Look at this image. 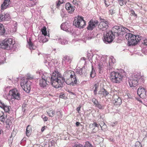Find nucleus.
I'll use <instances>...</instances> for the list:
<instances>
[{
    "label": "nucleus",
    "instance_id": "obj_1",
    "mask_svg": "<svg viewBox=\"0 0 147 147\" xmlns=\"http://www.w3.org/2000/svg\"><path fill=\"white\" fill-rule=\"evenodd\" d=\"M57 88L61 87L62 84L65 82L67 84L72 86L77 85L79 82L74 71L71 70L66 71L64 73L63 77L57 69Z\"/></svg>",
    "mask_w": 147,
    "mask_h": 147
},
{
    "label": "nucleus",
    "instance_id": "obj_2",
    "mask_svg": "<svg viewBox=\"0 0 147 147\" xmlns=\"http://www.w3.org/2000/svg\"><path fill=\"white\" fill-rule=\"evenodd\" d=\"M107 69L110 73V79L113 82L119 83L122 81L125 75L123 70L118 72L113 71L114 69L113 66H109V64L107 65Z\"/></svg>",
    "mask_w": 147,
    "mask_h": 147
},
{
    "label": "nucleus",
    "instance_id": "obj_3",
    "mask_svg": "<svg viewBox=\"0 0 147 147\" xmlns=\"http://www.w3.org/2000/svg\"><path fill=\"white\" fill-rule=\"evenodd\" d=\"M57 69L55 68L54 71L51 75L48 73L44 72L42 75V78L47 80V82H50L52 86L57 88Z\"/></svg>",
    "mask_w": 147,
    "mask_h": 147
},
{
    "label": "nucleus",
    "instance_id": "obj_4",
    "mask_svg": "<svg viewBox=\"0 0 147 147\" xmlns=\"http://www.w3.org/2000/svg\"><path fill=\"white\" fill-rule=\"evenodd\" d=\"M143 77L141 76L140 72H135L130 77L128 82L130 87H135L140 82H144Z\"/></svg>",
    "mask_w": 147,
    "mask_h": 147
},
{
    "label": "nucleus",
    "instance_id": "obj_5",
    "mask_svg": "<svg viewBox=\"0 0 147 147\" xmlns=\"http://www.w3.org/2000/svg\"><path fill=\"white\" fill-rule=\"evenodd\" d=\"M125 38L128 40L129 45H136L142 39V36L139 35L136 36L132 34L127 33L125 35Z\"/></svg>",
    "mask_w": 147,
    "mask_h": 147
},
{
    "label": "nucleus",
    "instance_id": "obj_6",
    "mask_svg": "<svg viewBox=\"0 0 147 147\" xmlns=\"http://www.w3.org/2000/svg\"><path fill=\"white\" fill-rule=\"evenodd\" d=\"M15 42L13 39L6 38L0 42V48L4 49L9 50L12 48Z\"/></svg>",
    "mask_w": 147,
    "mask_h": 147
},
{
    "label": "nucleus",
    "instance_id": "obj_7",
    "mask_svg": "<svg viewBox=\"0 0 147 147\" xmlns=\"http://www.w3.org/2000/svg\"><path fill=\"white\" fill-rule=\"evenodd\" d=\"M110 31L112 32L115 36H118L121 34H123L128 31H129V30L126 28L120 26H115L112 28V30Z\"/></svg>",
    "mask_w": 147,
    "mask_h": 147
},
{
    "label": "nucleus",
    "instance_id": "obj_8",
    "mask_svg": "<svg viewBox=\"0 0 147 147\" xmlns=\"http://www.w3.org/2000/svg\"><path fill=\"white\" fill-rule=\"evenodd\" d=\"M73 24L76 27L80 28L86 25L85 21L83 20V18L79 16L75 18Z\"/></svg>",
    "mask_w": 147,
    "mask_h": 147
},
{
    "label": "nucleus",
    "instance_id": "obj_9",
    "mask_svg": "<svg viewBox=\"0 0 147 147\" xmlns=\"http://www.w3.org/2000/svg\"><path fill=\"white\" fill-rule=\"evenodd\" d=\"M115 34L110 31L107 32L105 35H104V42L106 43H110L112 42L115 38Z\"/></svg>",
    "mask_w": 147,
    "mask_h": 147
},
{
    "label": "nucleus",
    "instance_id": "obj_10",
    "mask_svg": "<svg viewBox=\"0 0 147 147\" xmlns=\"http://www.w3.org/2000/svg\"><path fill=\"white\" fill-rule=\"evenodd\" d=\"M9 94L11 99L17 100H19L20 99V94L19 92L16 88L10 90Z\"/></svg>",
    "mask_w": 147,
    "mask_h": 147
},
{
    "label": "nucleus",
    "instance_id": "obj_11",
    "mask_svg": "<svg viewBox=\"0 0 147 147\" xmlns=\"http://www.w3.org/2000/svg\"><path fill=\"white\" fill-rule=\"evenodd\" d=\"M20 85L24 90L27 93H29L30 90V83L24 80H22L20 82Z\"/></svg>",
    "mask_w": 147,
    "mask_h": 147
},
{
    "label": "nucleus",
    "instance_id": "obj_12",
    "mask_svg": "<svg viewBox=\"0 0 147 147\" xmlns=\"http://www.w3.org/2000/svg\"><path fill=\"white\" fill-rule=\"evenodd\" d=\"M108 21L104 20L99 23L98 25L99 30L102 31L106 30L109 27Z\"/></svg>",
    "mask_w": 147,
    "mask_h": 147
},
{
    "label": "nucleus",
    "instance_id": "obj_13",
    "mask_svg": "<svg viewBox=\"0 0 147 147\" xmlns=\"http://www.w3.org/2000/svg\"><path fill=\"white\" fill-rule=\"evenodd\" d=\"M137 94L140 98H144L146 96L147 93L144 88L140 87L138 89Z\"/></svg>",
    "mask_w": 147,
    "mask_h": 147
},
{
    "label": "nucleus",
    "instance_id": "obj_14",
    "mask_svg": "<svg viewBox=\"0 0 147 147\" xmlns=\"http://www.w3.org/2000/svg\"><path fill=\"white\" fill-rule=\"evenodd\" d=\"M98 22L97 20H91L88 23V25L87 27L88 30H92L98 25Z\"/></svg>",
    "mask_w": 147,
    "mask_h": 147
},
{
    "label": "nucleus",
    "instance_id": "obj_15",
    "mask_svg": "<svg viewBox=\"0 0 147 147\" xmlns=\"http://www.w3.org/2000/svg\"><path fill=\"white\" fill-rule=\"evenodd\" d=\"M113 103L114 105H120L122 102L121 98L117 95H115L113 96Z\"/></svg>",
    "mask_w": 147,
    "mask_h": 147
},
{
    "label": "nucleus",
    "instance_id": "obj_16",
    "mask_svg": "<svg viewBox=\"0 0 147 147\" xmlns=\"http://www.w3.org/2000/svg\"><path fill=\"white\" fill-rule=\"evenodd\" d=\"M11 0H4L1 6V9L4 10L10 7V4L11 3Z\"/></svg>",
    "mask_w": 147,
    "mask_h": 147
},
{
    "label": "nucleus",
    "instance_id": "obj_17",
    "mask_svg": "<svg viewBox=\"0 0 147 147\" xmlns=\"http://www.w3.org/2000/svg\"><path fill=\"white\" fill-rule=\"evenodd\" d=\"M65 7L68 12L71 13H73L75 10V7L72 6L69 3L66 4Z\"/></svg>",
    "mask_w": 147,
    "mask_h": 147
},
{
    "label": "nucleus",
    "instance_id": "obj_18",
    "mask_svg": "<svg viewBox=\"0 0 147 147\" xmlns=\"http://www.w3.org/2000/svg\"><path fill=\"white\" fill-rule=\"evenodd\" d=\"M92 101L96 107H98L100 109H103L104 108V106L99 103L98 100L94 98L92 99Z\"/></svg>",
    "mask_w": 147,
    "mask_h": 147
},
{
    "label": "nucleus",
    "instance_id": "obj_19",
    "mask_svg": "<svg viewBox=\"0 0 147 147\" xmlns=\"http://www.w3.org/2000/svg\"><path fill=\"white\" fill-rule=\"evenodd\" d=\"M69 28V26L66 22L63 23L61 26V29L65 31H67L68 30Z\"/></svg>",
    "mask_w": 147,
    "mask_h": 147
},
{
    "label": "nucleus",
    "instance_id": "obj_20",
    "mask_svg": "<svg viewBox=\"0 0 147 147\" xmlns=\"http://www.w3.org/2000/svg\"><path fill=\"white\" fill-rule=\"evenodd\" d=\"M47 82V80H46L45 79H43L42 78L39 81V84L40 86L41 87L43 88L46 86L48 84Z\"/></svg>",
    "mask_w": 147,
    "mask_h": 147
},
{
    "label": "nucleus",
    "instance_id": "obj_21",
    "mask_svg": "<svg viewBox=\"0 0 147 147\" xmlns=\"http://www.w3.org/2000/svg\"><path fill=\"white\" fill-rule=\"evenodd\" d=\"M84 66H83L80 69H76V72L80 75H83L84 74H85V69Z\"/></svg>",
    "mask_w": 147,
    "mask_h": 147
},
{
    "label": "nucleus",
    "instance_id": "obj_22",
    "mask_svg": "<svg viewBox=\"0 0 147 147\" xmlns=\"http://www.w3.org/2000/svg\"><path fill=\"white\" fill-rule=\"evenodd\" d=\"M31 131V126L28 125L26 127V135L27 136H30Z\"/></svg>",
    "mask_w": 147,
    "mask_h": 147
},
{
    "label": "nucleus",
    "instance_id": "obj_23",
    "mask_svg": "<svg viewBox=\"0 0 147 147\" xmlns=\"http://www.w3.org/2000/svg\"><path fill=\"white\" fill-rule=\"evenodd\" d=\"M71 59L72 58L71 57L67 56H64L63 58V62L64 61L65 62H67L70 63L71 61Z\"/></svg>",
    "mask_w": 147,
    "mask_h": 147
},
{
    "label": "nucleus",
    "instance_id": "obj_24",
    "mask_svg": "<svg viewBox=\"0 0 147 147\" xmlns=\"http://www.w3.org/2000/svg\"><path fill=\"white\" fill-rule=\"evenodd\" d=\"M5 30L3 24H0V34L1 35L5 36L4 34L5 32Z\"/></svg>",
    "mask_w": 147,
    "mask_h": 147
},
{
    "label": "nucleus",
    "instance_id": "obj_25",
    "mask_svg": "<svg viewBox=\"0 0 147 147\" xmlns=\"http://www.w3.org/2000/svg\"><path fill=\"white\" fill-rule=\"evenodd\" d=\"M47 112L49 116L51 117H53L55 113V111H53L51 109L48 110Z\"/></svg>",
    "mask_w": 147,
    "mask_h": 147
},
{
    "label": "nucleus",
    "instance_id": "obj_26",
    "mask_svg": "<svg viewBox=\"0 0 147 147\" xmlns=\"http://www.w3.org/2000/svg\"><path fill=\"white\" fill-rule=\"evenodd\" d=\"M28 47L30 50H34L36 49V47L32 43L31 41L30 40V39L29 41H28Z\"/></svg>",
    "mask_w": 147,
    "mask_h": 147
},
{
    "label": "nucleus",
    "instance_id": "obj_27",
    "mask_svg": "<svg viewBox=\"0 0 147 147\" xmlns=\"http://www.w3.org/2000/svg\"><path fill=\"white\" fill-rule=\"evenodd\" d=\"M3 109L5 112L9 113L10 111L11 107L9 106H7L4 104V106L1 107Z\"/></svg>",
    "mask_w": 147,
    "mask_h": 147
},
{
    "label": "nucleus",
    "instance_id": "obj_28",
    "mask_svg": "<svg viewBox=\"0 0 147 147\" xmlns=\"http://www.w3.org/2000/svg\"><path fill=\"white\" fill-rule=\"evenodd\" d=\"M5 120V118L4 113L0 111V121L3 123Z\"/></svg>",
    "mask_w": 147,
    "mask_h": 147
},
{
    "label": "nucleus",
    "instance_id": "obj_29",
    "mask_svg": "<svg viewBox=\"0 0 147 147\" xmlns=\"http://www.w3.org/2000/svg\"><path fill=\"white\" fill-rule=\"evenodd\" d=\"M94 37L93 34L91 33H87L86 38L87 40H89Z\"/></svg>",
    "mask_w": 147,
    "mask_h": 147
},
{
    "label": "nucleus",
    "instance_id": "obj_30",
    "mask_svg": "<svg viewBox=\"0 0 147 147\" xmlns=\"http://www.w3.org/2000/svg\"><path fill=\"white\" fill-rule=\"evenodd\" d=\"M45 36H44L40 37L39 42H40L44 43L47 42L48 40V39L46 38Z\"/></svg>",
    "mask_w": 147,
    "mask_h": 147
},
{
    "label": "nucleus",
    "instance_id": "obj_31",
    "mask_svg": "<svg viewBox=\"0 0 147 147\" xmlns=\"http://www.w3.org/2000/svg\"><path fill=\"white\" fill-rule=\"evenodd\" d=\"M130 16L133 17V19H135L137 17V15L135 11L133 10H131L130 11Z\"/></svg>",
    "mask_w": 147,
    "mask_h": 147
},
{
    "label": "nucleus",
    "instance_id": "obj_32",
    "mask_svg": "<svg viewBox=\"0 0 147 147\" xmlns=\"http://www.w3.org/2000/svg\"><path fill=\"white\" fill-rule=\"evenodd\" d=\"M115 59L112 56L109 60V66H113L114 63Z\"/></svg>",
    "mask_w": 147,
    "mask_h": 147
},
{
    "label": "nucleus",
    "instance_id": "obj_33",
    "mask_svg": "<svg viewBox=\"0 0 147 147\" xmlns=\"http://www.w3.org/2000/svg\"><path fill=\"white\" fill-rule=\"evenodd\" d=\"M101 94H102V95L104 96H106L109 94V92H108L104 88H102L101 90Z\"/></svg>",
    "mask_w": 147,
    "mask_h": 147
},
{
    "label": "nucleus",
    "instance_id": "obj_34",
    "mask_svg": "<svg viewBox=\"0 0 147 147\" xmlns=\"http://www.w3.org/2000/svg\"><path fill=\"white\" fill-rule=\"evenodd\" d=\"M92 69L90 74V76L92 78H94L95 76V70L93 68V66H92Z\"/></svg>",
    "mask_w": 147,
    "mask_h": 147
},
{
    "label": "nucleus",
    "instance_id": "obj_35",
    "mask_svg": "<svg viewBox=\"0 0 147 147\" xmlns=\"http://www.w3.org/2000/svg\"><path fill=\"white\" fill-rule=\"evenodd\" d=\"M46 30V27L45 26L43 27V28L41 29L42 34L44 36H46L47 35V33Z\"/></svg>",
    "mask_w": 147,
    "mask_h": 147
},
{
    "label": "nucleus",
    "instance_id": "obj_36",
    "mask_svg": "<svg viewBox=\"0 0 147 147\" xmlns=\"http://www.w3.org/2000/svg\"><path fill=\"white\" fill-rule=\"evenodd\" d=\"M83 147H93L92 145L89 142H86L84 146Z\"/></svg>",
    "mask_w": 147,
    "mask_h": 147
},
{
    "label": "nucleus",
    "instance_id": "obj_37",
    "mask_svg": "<svg viewBox=\"0 0 147 147\" xmlns=\"http://www.w3.org/2000/svg\"><path fill=\"white\" fill-rule=\"evenodd\" d=\"M27 78L28 80H32L34 78V77L33 76L30 74H28L26 75Z\"/></svg>",
    "mask_w": 147,
    "mask_h": 147
},
{
    "label": "nucleus",
    "instance_id": "obj_38",
    "mask_svg": "<svg viewBox=\"0 0 147 147\" xmlns=\"http://www.w3.org/2000/svg\"><path fill=\"white\" fill-rule=\"evenodd\" d=\"M4 20H8L10 18L9 15L8 13H4Z\"/></svg>",
    "mask_w": 147,
    "mask_h": 147
},
{
    "label": "nucleus",
    "instance_id": "obj_39",
    "mask_svg": "<svg viewBox=\"0 0 147 147\" xmlns=\"http://www.w3.org/2000/svg\"><path fill=\"white\" fill-rule=\"evenodd\" d=\"M119 3L121 6H122L124 4H126L127 1L125 0H121L119 1Z\"/></svg>",
    "mask_w": 147,
    "mask_h": 147
},
{
    "label": "nucleus",
    "instance_id": "obj_40",
    "mask_svg": "<svg viewBox=\"0 0 147 147\" xmlns=\"http://www.w3.org/2000/svg\"><path fill=\"white\" fill-rule=\"evenodd\" d=\"M114 7L113 6H112L111 7V9L109 10V13L112 15L115 13V10Z\"/></svg>",
    "mask_w": 147,
    "mask_h": 147
},
{
    "label": "nucleus",
    "instance_id": "obj_41",
    "mask_svg": "<svg viewBox=\"0 0 147 147\" xmlns=\"http://www.w3.org/2000/svg\"><path fill=\"white\" fill-rule=\"evenodd\" d=\"M56 114L58 118H60L62 117V113L60 111L57 112Z\"/></svg>",
    "mask_w": 147,
    "mask_h": 147
},
{
    "label": "nucleus",
    "instance_id": "obj_42",
    "mask_svg": "<svg viewBox=\"0 0 147 147\" xmlns=\"http://www.w3.org/2000/svg\"><path fill=\"white\" fill-rule=\"evenodd\" d=\"M90 127L91 126L94 127V128H95L96 127H99V125L97 124L96 122H94L93 123L90 124Z\"/></svg>",
    "mask_w": 147,
    "mask_h": 147
},
{
    "label": "nucleus",
    "instance_id": "obj_43",
    "mask_svg": "<svg viewBox=\"0 0 147 147\" xmlns=\"http://www.w3.org/2000/svg\"><path fill=\"white\" fill-rule=\"evenodd\" d=\"M98 86L97 84H95L94 85V94L96 95L97 94V89L98 88Z\"/></svg>",
    "mask_w": 147,
    "mask_h": 147
},
{
    "label": "nucleus",
    "instance_id": "obj_44",
    "mask_svg": "<svg viewBox=\"0 0 147 147\" xmlns=\"http://www.w3.org/2000/svg\"><path fill=\"white\" fill-rule=\"evenodd\" d=\"M135 147H142V146L140 142H137L135 143Z\"/></svg>",
    "mask_w": 147,
    "mask_h": 147
},
{
    "label": "nucleus",
    "instance_id": "obj_45",
    "mask_svg": "<svg viewBox=\"0 0 147 147\" xmlns=\"http://www.w3.org/2000/svg\"><path fill=\"white\" fill-rule=\"evenodd\" d=\"M73 147H83V146L79 143H77L74 144Z\"/></svg>",
    "mask_w": 147,
    "mask_h": 147
},
{
    "label": "nucleus",
    "instance_id": "obj_46",
    "mask_svg": "<svg viewBox=\"0 0 147 147\" xmlns=\"http://www.w3.org/2000/svg\"><path fill=\"white\" fill-rule=\"evenodd\" d=\"M4 13L0 14V22L4 20Z\"/></svg>",
    "mask_w": 147,
    "mask_h": 147
},
{
    "label": "nucleus",
    "instance_id": "obj_47",
    "mask_svg": "<svg viewBox=\"0 0 147 147\" xmlns=\"http://www.w3.org/2000/svg\"><path fill=\"white\" fill-rule=\"evenodd\" d=\"M98 65L99 66V71L100 73V72L102 71V69H103V65H101L100 63L98 64Z\"/></svg>",
    "mask_w": 147,
    "mask_h": 147
},
{
    "label": "nucleus",
    "instance_id": "obj_48",
    "mask_svg": "<svg viewBox=\"0 0 147 147\" xmlns=\"http://www.w3.org/2000/svg\"><path fill=\"white\" fill-rule=\"evenodd\" d=\"M67 43V41L65 40H62L61 39V43L62 45H65Z\"/></svg>",
    "mask_w": 147,
    "mask_h": 147
},
{
    "label": "nucleus",
    "instance_id": "obj_49",
    "mask_svg": "<svg viewBox=\"0 0 147 147\" xmlns=\"http://www.w3.org/2000/svg\"><path fill=\"white\" fill-rule=\"evenodd\" d=\"M81 108V106L79 105V107H77L76 109V111H77L78 113H80V109Z\"/></svg>",
    "mask_w": 147,
    "mask_h": 147
},
{
    "label": "nucleus",
    "instance_id": "obj_50",
    "mask_svg": "<svg viewBox=\"0 0 147 147\" xmlns=\"http://www.w3.org/2000/svg\"><path fill=\"white\" fill-rule=\"evenodd\" d=\"M73 3L76 6H77L78 5V2L76 0H74L73 1Z\"/></svg>",
    "mask_w": 147,
    "mask_h": 147
},
{
    "label": "nucleus",
    "instance_id": "obj_51",
    "mask_svg": "<svg viewBox=\"0 0 147 147\" xmlns=\"http://www.w3.org/2000/svg\"><path fill=\"white\" fill-rule=\"evenodd\" d=\"M117 123V121H115V122H111L110 124H111V126H115V125H116Z\"/></svg>",
    "mask_w": 147,
    "mask_h": 147
},
{
    "label": "nucleus",
    "instance_id": "obj_52",
    "mask_svg": "<svg viewBox=\"0 0 147 147\" xmlns=\"http://www.w3.org/2000/svg\"><path fill=\"white\" fill-rule=\"evenodd\" d=\"M142 43L145 45H147V39L143 40Z\"/></svg>",
    "mask_w": 147,
    "mask_h": 147
},
{
    "label": "nucleus",
    "instance_id": "obj_53",
    "mask_svg": "<svg viewBox=\"0 0 147 147\" xmlns=\"http://www.w3.org/2000/svg\"><path fill=\"white\" fill-rule=\"evenodd\" d=\"M56 7L58 8L59 7V6L62 3H60L59 2V1L58 2H56Z\"/></svg>",
    "mask_w": 147,
    "mask_h": 147
},
{
    "label": "nucleus",
    "instance_id": "obj_54",
    "mask_svg": "<svg viewBox=\"0 0 147 147\" xmlns=\"http://www.w3.org/2000/svg\"><path fill=\"white\" fill-rule=\"evenodd\" d=\"M64 96L65 95L61 93L59 96V97L61 98H64Z\"/></svg>",
    "mask_w": 147,
    "mask_h": 147
},
{
    "label": "nucleus",
    "instance_id": "obj_55",
    "mask_svg": "<svg viewBox=\"0 0 147 147\" xmlns=\"http://www.w3.org/2000/svg\"><path fill=\"white\" fill-rule=\"evenodd\" d=\"M104 1L105 5L106 7H107L109 5V2L107 1L106 0H104Z\"/></svg>",
    "mask_w": 147,
    "mask_h": 147
},
{
    "label": "nucleus",
    "instance_id": "obj_56",
    "mask_svg": "<svg viewBox=\"0 0 147 147\" xmlns=\"http://www.w3.org/2000/svg\"><path fill=\"white\" fill-rule=\"evenodd\" d=\"M4 106V104L0 100V107L1 108Z\"/></svg>",
    "mask_w": 147,
    "mask_h": 147
},
{
    "label": "nucleus",
    "instance_id": "obj_57",
    "mask_svg": "<svg viewBox=\"0 0 147 147\" xmlns=\"http://www.w3.org/2000/svg\"><path fill=\"white\" fill-rule=\"evenodd\" d=\"M26 104H24L23 105H22V108H23V110H25L26 109H25V108L26 106Z\"/></svg>",
    "mask_w": 147,
    "mask_h": 147
},
{
    "label": "nucleus",
    "instance_id": "obj_58",
    "mask_svg": "<svg viewBox=\"0 0 147 147\" xmlns=\"http://www.w3.org/2000/svg\"><path fill=\"white\" fill-rule=\"evenodd\" d=\"M48 119V118L47 117H46V116L44 117L43 118V119L44 121H47Z\"/></svg>",
    "mask_w": 147,
    "mask_h": 147
},
{
    "label": "nucleus",
    "instance_id": "obj_59",
    "mask_svg": "<svg viewBox=\"0 0 147 147\" xmlns=\"http://www.w3.org/2000/svg\"><path fill=\"white\" fill-rule=\"evenodd\" d=\"M10 120L9 119H7V121H6V123L7 125H9V122Z\"/></svg>",
    "mask_w": 147,
    "mask_h": 147
},
{
    "label": "nucleus",
    "instance_id": "obj_60",
    "mask_svg": "<svg viewBox=\"0 0 147 147\" xmlns=\"http://www.w3.org/2000/svg\"><path fill=\"white\" fill-rule=\"evenodd\" d=\"M46 128V127L44 126L42 127L41 129V131L42 132H43Z\"/></svg>",
    "mask_w": 147,
    "mask_h": 147
},
{
    "label": "nucleus",
    "instance_id": "obj_61",
    "mask_svg": "<svg viewBox=\"0 0 147 147\" xmlns=\"http://www.w3.org/2000/svg\"><path fill=\"white\" fill-rule=\"evenodd\" d=\"M76 125L78 127L79 125L80 124V123H79L78 122H77L76 123Z\"/></svg>",
    "mask_w": 147,
    "mask_h": 147
},
{
    "label": "nucleus",
    "instance_id": "obj_62",
    "mask_svg": "<svg viewBox=\"0 0 147 147\" xmlns=\"http://www.w3.org/2000/svg\"><path fill=\"white\" fill-rule=\"evenodd\" d=\"M59 1L60 3H63L64 2L63 0H59Z\"/></svg>",
    "mask_w": 147,
    "mask_h": 147
},
{
    "label": "nucleus",
    "instance_id": "obj_63",
    "mask_svg": "<svg viewBox=\"0 0 147 147\" xmlns=\"http://www.w3.org/2000/svg\"><path fill=\"white\" fill-rule=\"evenodd\" d=\"M57 38H56V40H59L60 39H61V38L57 36Z\"/></svg>",
    "mask_w": 147,
    "mask_h": 147
},
{
    "label": "nucleus",
    "instance_id": "obj_64",
    "mask_svg": "<svg viewBox=\"0 0 147 147\" xmlns=\"http://www.w3.org/2000/svg\"><path fill=\"white\" fill-rule=\"evenodd\" d=\"M101 90L100 91H99V92H98V94H101Z\"/></svg>",
    "mask_w": 147,
    "mask_h": 147
}]
</instances>
